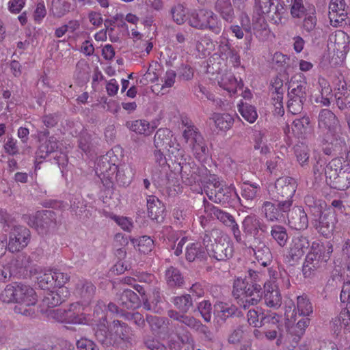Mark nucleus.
I'll return each mask as SVG.
<instances>
[{"label":"nucleus","instance_id":"nucleus-1","mask_svg":"<svg viewBox=\"0 0 350 350\" xmlns=\"http://www.w3.org/2000/svg\"><path fill=\"white\" fill-rule=\"evenodd\" d=\"M130 327L119 320H113L108 324L106 314L95 321L92 330L96 340L105 347H119L122 343H130Z\"/></svg>","mask_w":350,"mask_h":350},{"label":"nucleus","instance_id":"nucleus-2","mask_svg":"<svg viewBox=\"0 0 350 350\" xmlns=\"http://www.w3.org/2000/svg\"><path fill=\"white\" fill-rule=\"evenodd\" d=\"M232 295L243 309L257 305L262 297V284H250L247 277L234 279Z\"/></svg>","mask_w":350,"mask_h":350},{"label":"nucleus","instance_id":"nucleus-3","mask_svg":"<svg viewBox=\"0 0 350 350\" xmlns=\"http://www.w3.org/2000/svg\"><path fill=\"white\" fill-rule=\"evenodd\" d=\"M327 183L334 189L345 191L350 187V165L340 158L330 161L325 168Z\"/></svg>","mask_w":350,"mask_h":350},{"label":"nucleus","instance_id":"nucleus-4","mask_svg":"<svg viewBox=\"0 0 350 350\" xmlns=\"http://www.w3.org/2000/svg\"><path fill=\"white\" fill-rule=\"evenodd\" d=\"M290 13L293 18H302L300 28L302 33H311L317 25L316 7L306 0H291Z\"/></svg>","mask_w":350,"mask_h":350},{"label":"nucleus","instance_id":"nucleus-5","mask_svg":"<svg viewBox=\"0 0 350 350\" xmlns=\"http://www.w3.org/2000/svg\"><path fill=\"white\" fill-rule=\"evenodd\" d=\"M325 254V245L318 242H312L309 252L306 254L302 266V273L305 278H312L323 268L329 259Z\"/></svg>","mask_w":350,"mask_h":350},{"label":"nucleus","instance_id":"nucleus-6","mask_svg":"<svg viewBox=\"0 0 350 350\" xmlns=\"http://www.w3.org/2000/svg\"><path fill=\"white\" fill-rule=\"evenodd\" d=\"M189 24L193 28L200 30H209L218 35L222 31V23L218 16L212 10L200 9L192 12Z\"/></svg>","mask_w":350,"mask_h":350},{"label":"nucleus","instance_id":"nucleus-7","mask_svg":"<svg viewBox=\"0 0 350 350\" xmlns=\"http://www.w3.org/2000/svg\"><path fill=\"white\" fill-rule=\"evenodd\" d=\"M297 183L295 178L282 176L278 178L274 185H269L267 192L269 199L273 201H288L293 206V198L295 193Z\"/></svg>","mask_w":350,"mask_h":350},{"label":"nucleus","instance_id":"nucleus-8","mask_svg":"<svg viewBox=\"0 0 350 350\" xmlns=\"http://www.w3.org/2000/svg\"><path fill=\"white\" fill-rule=\"evenodd\" d=\"M272 278L275 281H267L262 284V294H265V301L267 306L271 308H279L282 304V295L279 290V285L282 288H288L291 286L289 276L286 273L280 274V278H277L275 273L272 275Z\"/></svg>","mask_w":350,"mask_h":350},{"label":"nucleus","instance_id":"nucleus-9","mask_svg":"<svg viewBox=\"0 0 350 350\" xmlns=\"http://www.w3.org/2000/svg\"><path fill=\"white\" fill-rule=\"evenodd\" d=\"M26 223L34 228L39 234L46 235L53 232L57 226L56 213L51 210H42L33 215H24Z\"/></svg>","mask_w":350,"mask_h":350},{"label":"nucleus","instance_id":"nucleus-10","mask_svg":"<svg viewBox=\"0 0 350 350\" xmlns=\"http://www.w3.org/2000/svg\"><path fill=\"white\" fill-rule=\"evenodd\" d=\"M36 302L37 295L34 289L29 285L20 283L14 312L25 316H31L35 313L33 306Z\"/></svg>","mask_w":350,"mask_h":350},{"label":"nucleus","instance_id":"nucleus-11","mask_svg":"<svg viewBox=\"0 0 350 350\" xmlns=\"http://www.w3.org/2000/svg\"><path fill=\"white\" fill-rule=\"evenodd\" d=\"M154 144L157 149L167 150L169 152L170 157L174 155L181 156L184 150L180 148V146L177 143L175 137H173L172 132L167 128L159 129L154 137Z\"/></svg>","mask_w":350,"mask_h":350},{"label":"nucleus","instance_id":"nucleus-12","mask_svg":"<svg viewBox=\"0 0 350 350\" xmlns=\"http://www.w3.org/2000/svg\"><path fill=\"white\" fill-rule=\"evenodd\" d=\"M31 240L30 230L23 226H14L9 231L8 250L12 253L18 252L26 247Z\"/></svg>","mask_w":350,"mask_h":350},{"label":"nucleus","instance_id":"nucleus-13","mask_svg":"<svg viewBox=\"0 0 350 350\" xmlns=\"http://www.w3.org/2000/svg\"><path fill=\"white\" fill-rule=\"evenodd\" d=\"M208 198L210 200L215 203L220 204L234 205L237 202H239L244 207H248L249 204H244L242 199L239 196L236 191V189L233 185H227L224 184L217 190L215 189L214 192L208 193Z\"/></svg>","mask_w":350,"mask_h":350},{"label":"nucleus","instance_id":"nucleus-14","mask_svg":"<svg viewBox=\"0 0 350 350\" xmlns=\"http://www.w3.org/2000/svg\"><path fill=\"white\" fill-rule=\"evenodd\" d=\"M167 316L172 320L184 325L191 329L203 334L206 338H210L211 333L208 327L192 315L180 313L173 309L167 311Z\"/></svg>","mask_w":350,"mask_h":350},{"label":"nucleus","instance_id":"nucleus-15","mask_svg":"<svg viewBox=\"0 0 350 350\" xmlns=\"http://www.w3.org/2000/svg\"><path fill=\"white\" fill-rule=\"evenodd\" d=\"M309 247L310 242L307 237H294L287 249L285 255L286 261L291 265H294L301 259Z\"/></svg>","mask_w":350,"mask_h":350},{"label":"nucleus","instance_id":"nucleus-16","mask_svg":"<svg viewBox=\"0 0 350 350\" xmlns=\"http://www.w3.org/2000/svg\"><path fill=\"white\" fill-rule=\"evenodd\" d=\"M277 204L265 201L261 206V212L268 221H276L281 217H284V213H287L291 208V203L288 201H276Z\"/></svg>","mask_w":350,"mask_h":350},{"label":"nucleus","instance_id":"nucleus-17","mask_svg":"<svg viewBox=\"0 0 350 350\" xmlns=\"http://www.w3.org/2000/svg\"><path fill=\"white\" fill-rule=\"evenodd\" d=\"M85 310L86 308L79 302L71 304L68 308L66 309L67 323L88 325L93 327L96 321H94L90 314H86Z\"/></svg>","mask_w":350,"mask_h":350},{"label":"nucleus","instance_id":"nucleus-18","mask_svg":"<svg viewBox=\"0 0 350 350\" xmlns=\"http://www.w3.org/2000/svg\"><path fill=\"white\" fill-rule=\"evenodd\" d=\"M174 163L180 167V173L183 181L191 185L199 180L198 168L193 162H187L184 158V152L181 156L174 155Z\"/></svg>","mask_w":350,"mask_h":350},{"label":"nucleus","instance_id":"nucleus-19","mask_svg":"<svg viewBox=\"0 0 350 350\" xmlns=\"http://www.w3.org/2000/svg\"><path fill=\"white\" fill-rule=\"evenodd\" d=\"M207 252L210 257L218 261H226L233 256V244L228 239L221 237Z\"/></svg>","mask_w":350,"mask_h":350},{"label":"nucleus","instance_id":"nucleus-20","mask_svg":"<svg viewBox=\"0 0 350 350\" xmlns=\"http://www.w3.org/2000/svg\"><path fill=\"white\" fill-rule=\"evenodd\" d=\"M336 222L335 213L329 208L319 218L314 219L312 224L319 233L325 238H329L333 235Z\"/></svg>","mask_w":350,"mask_h":350},{"label":"nucleus","instance_id":"nucleus-21","mask_svg":"<svg viewBox=\"0 0 350 350\" xmlns=\"http://www.w3.org/2000/svg\"><path fill=\"white\" fill-rule=\"evenodd\" d=\"M242 227L246 234L253 235L254 239L257 238L259 232L266 234L269 230L267 224L256 215L246 216L242 222Z\"/></svg>","mask_w":350,"mask_h":350},{"label":"nucleus","instance_id":"nucleus-22","mask_svg":"<svg viewBox=\"0 0 350 350\" xmlns=\"http://www.w3.org/2000/svg\"><path fill=\"white\" fill-rule=\"evenodd\" d=\"M346 3L345 0H330L329 5V18L332 26H342L347 18Z\"/></svg>","mask_w":350,"mask_h":350},{"label":"nucleus","instance_id":"nucleus-23","mask_svg":"<svg viewBox=\"0 0 350 350\" xmlns=\"http://www.w3.org/2000/svg\"><path fill=\"white\" fill-rule=\"evenodd\" d=\"M287 213L288 223L291 228L302 230L308 228V218L301 206L291 207Z\"/></svg>","mask_w":350,"mask_h":350},{"label":"nucleus","instance_id":"nucleus-24","mask_svg":"<svg viewBox=\"0 0 350 350\" xmlns=\"http://www.w3.org/2000/svg\"><path fill=\"white\" fill-rule=\"evenodd\" d=\"M147 210L148 217L157 223H162L165 217L164 204L154 196H148L147 198Z\"/></svg>","mask_w":350,"mask_h":350},{"label":"nucleus","instance_id":"nucleus-25","mask_svg":"<svg viewBox=\"0 0 350 350\" xmlns=\"http://www.w3.org/2000/svg\"><path fill=\"white\" fill-rule=\"evenodd\" d=\"M252 250L257 261L263 267H268L273 260V255L269 246L260 238H255Z\"/></svg>","mask_w":350,"mask_h":350},{"label":"nucleus","instance_id":"nucleus-26","mask_svg":"<svg viewBox=\"0 0 350 350\" xmlns=\"http://www.w3.org/2000/svg\"><path fill=\"white\" fill-rule=\"evenodd\" d=\"M308 94V86L305 79L295 80L291 78L288 83V97L300 99L301 101L307 100Z\"/></svg>","mask_w":350,"mask_h":350},{"label":"nucleus","instance_id":"nucleus-27","mask_svg":"<svg viewBox=\"0 0 350 350\" xmlns=\"http://www.w3.org/2000/svg\"><path fill=\"white\" fill-rule=\"evenodd\" d=\"M118 305L125 309H135L141 306V301L133 291L131 289H124L122 292L117 293Z\"/></svg>","mask_w":350,"mask_h":350},{"label":"nucleus","instance_id":"nucleus-28","mask_svg":"<svg viewBox=\"0 0 350 350\" xmlns=\"http://www.w3.org/2000/svg\"><path fill=\"white\" fill-rule=\"evenodd\" d=\"M329 41L334 44V51L340 56H343L349 51L350 37L343 31H336L329 36Z\"/></svg>","mask_w":350,"mask_h":350},{"label":"nucleus","instance_id":"nucleus-29","mask_svg":"<svg viewBox=\"0 0 350 350\" xmlns=\"http://www.w3.org/2000/svg\"><path fill=\"white\" fill-rule=\"evenodd\" d=\"M203 204L204 211L211 217H215L225 226L229 227L236 222L232 215L214 206L205 198L203 200Z\"/></svg>","mask_w":350,"mask_h":350},{"label":"nucleus","instance_id":"nucleus-30","mask_svg":"<svg viewBox=\"0 0 350 350\" xmlns=\"http://www.w3.org/2000/svg\"><path fill=\"white\" fill-rule=\"evenodd\" d=\"M96 291V288L91 281L80 280L76 284V294L85 304H90L93 299Z\"/></svg>","mask_w":350,"mask_h":350},{"label":"nucleus","instance_id":"nucleus-31","mask_svg":"<svg viewBox=\"0 0 350 350\" xmlns=\"http://www.w3.org/2000/svg\"><path fill=\"white\" fill-rule=\"evenodd\" d=\"M214 10L227 23H232L236 18L234 9L230 0H216Z\"/></svg>","mask_w":350,"mask_h":350},{"label":"nucleus","instance_id":"nucleus-32","mask_svg":"<svg viewBox=\"0 0 350 350\" xmlns=\"http://www.w3.org/2000/svg\"><path fill=\"white\" fill-rule=\"evenodd\" d=\"M339 124L336 115L328 109H321L318 117V125L320 128L334 130Z\"/></svg>","mask_w":350,"mask_h":350},{"label":"nucleus","instance_id":"nucleus-33","mask_svg":"<svg viewBox=\"0 0 350 350\" xmlns=\"http://www.w3.org/2000/svg\"><path fill=\"white\" fill-rule=\"evenodd\" d=\"M167 285L171 288H181L185 284V279L181 271L176 267L170 266L165 272Z\"/></svg>","mask_w":350,"mask_h":350},{"label":"nucleus","instance_id":"nucleus-34","mask_svg":"<svg viewBox=\"0 0 350 350\" xmlns=\"http://www.w3.org/2000/svg\"><path fill=\"white\" fill-rule=\"evenodd\" d=\"M146 320L152 333H162L169 325V321L165 317L146 314Z\"/></svg>","mask_w":350,"mask_h":350},{"label":"nucleus","instance_id":"nucleus-35","mask_svg":"<svg viewBox=\"0 0 350 350\" xmlns=\"http://www.w3.org/2000/svg\"><path fill=\"white\" fill-rule=\"evenodd\" d=\"M172 303L176 311L180 313H187L193 307V301L190 294H184L172 298Z\"/></svg>","mask_w":350,"mask_h":350},{"label":"nucleus","instance_id":"nucleus-36","mask_svg":"<svg viewBox=\"0 0 350 350\" xmlns=\"http://www.w3.org/2000/svg\"><path fill=\"white\" fill-rule=\"evenodd\" d=\"M265 327L267 329L283 327L282 316L273 312L262 313L260 320V327Z\"/></svg>","mask_w":350,"mask_h":350},{"label":"nucleus","instance_id":"nucleus-37","mask_svg":"<svg viewBox=\"0 0 350 350\" xmlns=\"http://www.w3.org/2000/svg\"><path fill=\"white\" fill-rule=\"evenodd\" d=\"M113 170L116 171V179L120 185L125 187L130 184L133 175L130 165L126 164L120 166L113 165Z\"/></svg>","mask_w":350,"mask_h":350},{"label":"nucleus","instance_id":"nucleus-38","mask_svg":"<svg viewBox=\"0 0 350 350\" xmlns=\"http://www.w3.org/2000/svg\"><path fill=\"white\" fill-rule=\"evenodd\" d=\"M211 119L214 122L215 126L221 131L230 129L234 122L233 116L227 113H215Z\"/></svg>","mask_w":350,"mask_h":350},{"label":"nucleus","instance_id":"nucleus-39","mask_svg":"<svg viewBox=\"0 0 350 350\" xmlns=\"http://www.w3.org/2000/svg\"><path fill=\"white\" fill-rule=\"evenodd\" d=\"M310 324V319L308 318H302L299 320L295 325L292 326L288 329V334L292 338L295 347L299 342V340L304 335L306 328Z\"/></svg>","mask_w":350,"mask_h":350},{"label":"nucleus","instance_id":"nucleus-40","mask_svg":"<svg viewBox=\"0 0 350 350\" xmlns=\"http://www.w3.org/2000/svg\"><path fill=\"white\" fill-rule=\"evenodd\" d=\"M20 283L8 284L0 293V300L4 303H17V296L19 291Z\"/></svg>","mask_w":350,"mask_h":350},{"label":"nucleus","instance_id":"nucleus-41","mask_svg":"<svg viewBox=\"0 0 350 350\" xmlns=\"http://www.w3.org/2000/svg\"><path fill=\"white\" fill-rule=\"evenodd\" d=\"M206 256V251L198 243H191L186 247L185 257L189 262L196 259H204Z\"/></svg>","mask_w":350,"mask_h":350},{"label":"nucleus","instance_id":"nucleus-42","mask_svg":"<svg viewBox=\"0 0 350 350\" xmlns=\"http://www.w3.org/2000/svg\"><path fill=\"white\" fill-rule=\"evenodd\" d=\"M126 126L136 133L144 135H149L153 131V127L150 126L149 122L143 120L127 121Z\"/></svg>","mask_w":350,"mask_h":350},{"label":"nucleus","instance_id":"nucleus-43","mask_svg":"<svg viewBox=\"0 0 350 350\" xmlns=\"http://www.w3.org/2000/svg\"><path fill=\"white\" fill-rule=\"evenodd\" d=\"M336 105L340 111H350V90L347 91L345 85L335 92Z\"/></svg>","mask_w":350,"mask_h":350},{"label":"nucleus","instance_id":"nucleus-44","mask_svg":"<svg viewBox=\"0 0 350 350\" xmlns=\"http://www.w3.org/2000/svg\"><path fill=\"white\" fill-rule=\"evenodd\" d=\"M71 3L69 0H52L51 11L57 18H61L70 12Z\"/></svg>","mask_w":350,"mask_h":350},{"label":"nucleus","instance_id":"nucleus-45","mask_svg":"<svg viewBox=\"0 0 350 350\" xmlns=\"http://www.w3.org/2000/svg\"><path fill=\"white\" fill-rule=\"evenodd\" d=\"M260 191V186L256 183L250 184L244 183L241 187V196L245 201V204L252 203L257 197V194Z\"/></svg>","mask_w":350,"mask_h":350},{"label":"nucleus","instance_id":"nucleus-46","mask_svg":"<svg viewBox=\"0 0 350 350\" xmlns=\"http://www.w3.org/2000/svg\"><path fill=\"white\" fill-rule=\"evenodd\" d=\"M272 239L280 246L284 247L288 241V236L286 229L281 225H273L270 231Z\"/></svg>","mask_w":350,"mask_h":350},{"label":"nucleus","instance_id":"nucleus-47","mask_svg":"<svg viewBox=\"0 0 350 350\" xmlns=\"http://www.w3.org/2000/svg\"><path fill=\"white\" fill-rule=\"evenodd\" d=\"M215 308L219 313L221 319L225 321L226 319L236 315L238 308L236 306L228 303L219 301L215 304Z\"/></svg>","mask_w":350,"mask_h":350},{"label":"nucleus","instance_id":"nucleus-48","mask_svg":"<svg viewBox=\"0 0 350 350\" xmlns=\"http://www.w3.org/2000/svg\"><path fill=\"white\" fill-rule=\"evenodd\" d=\"M300 316L308 317L313 312L312 305L308 297L302 295L297 297V307L295 309Z\"/></svg>","mask_w":350,"mask_h":350},{"label":"nucleus","instance_id":"nucleus-49","mask_svg":"<svg viewBox=\"0 0 350 350\" xmlns=\"http://www.w3.org/2000/svg\"><path fill=\"white\" fill-rule=\"evenodd\" d=\"M221 230L218 228H213L210 230H206L203 233L202 237V243L207 252L208 248H211L212 245L218 241L219 239V235L221 234Z\"/></svg>","mask_w":350,"mask_h":350},{"label":"nucleus","instance_id":"nucleus-50","mask_svg":"<svg viewBox=\"0 0 350 350\" xmlns=\"http://www.w3.org/2000/svg\"><path fill=\"white\" fill-rule=\"evenodd\" d=\"M58 148V142L55 137H50L38 150V157L45 159L49 154L54 152Z\"/></svg>","mask_w":350,"mask_h":350},{"label":"nucleus","instance_id":"nucleus-51","mask_svg":"<svg viewBox=\"0 0 350 350\" xmlns=\"http://www.w3.org/2000/svg\"><path fill=\"white\" fill-rule=\"evenodd\" d=\"M333 324L336 327L335 331L340 329L342 327L346 328L350 324V304H347L346 308L333 321Z\"/></svg>","mask_w":350,"mask_h":350},{"label":"nucleus","instance_id":"nucleus-52","mask_svg":"<svg viewBox=\"0 0 350 350\" xmlns=\"http://www.w3.org/2000/svg\"><path fill=\"white\" fill-rule=\"evenodd\" d=\"M239 111L245 120L250 123H254L257 118L258 113L256 107L247 103H242L238 105Z\"/></svg>","mask_w":350,"mask_h":350},{"label":"nucleus","instance_id":"nucleus-53","mask_svg":"<svg viewBox=\"0 0 350 350\" xmlns=\"http://www.w3.org/2000/svg\"><path fill=\"white\" fill-rule=\"evenodd\" d=\"M295 154L301 167L308 165L310 154L308 146L303 144L296 145L295 146Z\"/></svg>","mask_w":350,"mask_h":350},{"label":"nucleus","instance_id":"nucleus-54","mask_svg":"<svg viewBox=\"0 0 350 350\" xmlns=\"http://www.w3.org/2000/svg\"><path fill=\"white\" fill-rule=\"evenodd\" d=\"M70 210L77 216L81 217L86 211V204L80 196H72L70 199Z\"/></svg>","mask_w":350,"mask_h":350},{"label":"nucleus","instance_id":"nucleus-55","mask_svg":"<svg viewBox=\"0 0 350 350\" xmlns=\"http://www.w3.org/2000/svg\"><path fill=\"white\" fill-rule=\"evenodd\" d=\"M36 278L38 284L42 289H49L51 287L54 286L53 272L51 271L40 272Z\"/></svg>","mask_w":350,"mask_h":350},{"label":"nucleus","instance_id":"nucleus-56","mask_svg":"<svg viewBox=\"0 0 350 350\" xmlns=\"http://www.w3.org/2000/svg\"><path fill=\"white\" fill-rule=\"evenodd\" d=\"M173 21L178 25H182L185 21L186 8L181 3L173 6L170 10Z\"/></svg>","mask_w":350,"mask_h":350},{"label":"nucleus","instance_id":"nucleus-57","mask_svg":"<svg viewBox=\"0 0 350 350\" xmlns=\"http://www.w3.org/2000/svg\"><path fill=\"white\" fill-rule=\"evenodd\" d=\"M63 301L61 295L57 292H47L42 299V306L47 308H54Z\"/></svg>","mask_w":350,"mask_h":350},{"label":"nucleus","instance_id":"nucleus-58","mask_svg":"<svg viewBox=\"0 0 350 350\" xmlns=\"http://www.w3.org/2000/svg\"><path fill=\"white\" fill-rule=\"evenodd\" d=\"M265 337L269 340L277 339V346H280L282 344L284 343L285 342L282 327H280L279 329H277L275 327L271 329H267L266 331L265 332Z\"/></svg>","mask_w":350,"mask_h":350},{"label":"nucleus","instance_id":"nucleus-59","mask_svg":"<svg viewBox=\"0 0 350 350\" xmlns=\"http://www.w3.org/2000/svg\"><path fill=\"white\" fill-rule=\"evenodd\" d=\"M131 241L135 245V243H137L138 250L140 252L144 254H146L148 252L152 250L153 246V240L147 236H143L140 237L139 240L135 239L134 238L131 239Z\"/></svg>","mask_w":350,"mask_h":350},{"label":"nucleus","instance_id":"nucleus-60","mask_svg":"<svg viewBox=\"0 0 350 350\" xmlns=\"http://www.w3.org/2000/svg\"><path fill=\"white\" fill-rule=\"evenodd\" d=\"M183 137L189 146L194 142H199L202 137H203L196 126L191 127V129H184Z\"/></svg>","mask_w":350,"mask_h":350},{"label":"nucleus","instance_id":"nucleus-61","mask_svg":"<svg viewBox=\"0 0 350 350\" xmlns=\"http://www.w3.org/2000/svg\"><path fill=\"white\" fill-rule=\"evenodd\" d=\"M79 147L85 152H89L94 147L92 137L87 132H81L79 139Z\"/></svg>","mask_w":350,"mask_h":350},{"label":"nucleus","instance_id":"nucleus-62","mask_svg":"<svg viewBox=\"0 0 350 350\" xmlns=\"http://www.w3.org/2000/svg\"><path fill=\"white\" fill-rule=\"evenodd\" d=\"M197 310L206 322L211 320L212 305L208 300H203L197 305Z\"/></svg>","mask_w":350,"mask_h":350},{"label":"nucleus","instance_id":"nucleus-63","mask_svg":"<svg viewBox=\"0 0 350 350\" xmlns=\"http://www.w3.org/2000/svg\"><path fill=\"white\" fill-rule=\"evenodd\" d=\"M218 83L220 87L228 92L234 91L237 88V79L232 74L223 75Z\"/></svg>","mask_w":350,"mask_h":350},{"label":"nucleus","instance_id":"nucleus-64","mask_svg":"<svg viewBox=\"0 0 350 350\" xmlns=\"http://www.w3.org/2000/svg\"><path fill=\"white\" fill-rule=\"evenodd\" d=\"M189 146L191 148L196 157L198 159L202 158L203 157L206 156L208 153V148L206 145L204 137H202L201 140H200L199 142H194L189 145Z\"/></svg>","mask_w":350,"mask_h":350}]
</instances>
